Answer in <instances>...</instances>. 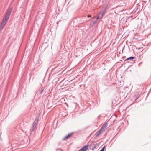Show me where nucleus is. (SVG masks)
Listing matches in <instances>:
<instances>
[{"instance_id": "nucleus-1", "label": "nucleus", "mask_w": 151, "mask_h": 151, "mask_svg": "<svg viewBox=\"0 0 151 151\" xmlns=\"http://www.w3.org/2000/svg\"><path fill=\"white\" fill-rule=\"evenodd\" d=\"M7 22L3 20L1 25L0 26V30H1L4 28L5 24H6Z\"/></svg>"}, {"instance_id": "nucleus-2", "label": "nucleus", "mask_w": 151, "mask_h": 151, "mask_svg": "<svg viewBox=\"0 0 151 151\" xmlns=\"http://www.w3.org/2000/svg\"><path fill=\"white\" fill-rule=\"evenodd\" d=\"M88 145H86L83 146L78 151H86L88 150Z\"/></svg>"}, {"instance_id": "nucleus-3", "label": "nucleus", "mask_w": 151, "mask_h": 151, "mask_svg": "<svg viewBox=\"0 0 151 151\" xmlns=\"http://www.w3.org/2000/svg\"><path fill=\"white\" fill-rule=\"evenodd\" d=\"M73 134V133H71L69 134H68V135L65 136V137H63V140H65L67 139H68L70 138L72 136Z\"/></svg>"}, {"instance_id": "nucleus-4", "label": "nucleus", "mask_w": 151, "mask_h": 151, "mask_svg": "<svg viewBox=\"0 0 151 151\" xmlns=\"http://www.w3.org/2000/svg\"><path fill=\"white\" fill-rule=\"evenodd\" d=\"M38 122V120L36 119L33 122V130L37 126V124Z\"/></svg>"}, {"instance_id": "nucleus-5", "label": "nucleus", "mask_w": 151, "mask_h": 151, "mask_svg": "<svg viewBox=\"0 0 151 151\" xmlns=\"http://www.w3.org/2000/svg\"><path fill=\"white\" fill-rule=\"evenodd\" d=\"M11 9L8 10L6 12L5 16L9 18L11 13Z\"/></svg>"}, {"instance_id": "nucleus-6", "label": "nucleus", "mask_w": 151, "mask_h": 151, "mask_svg": "<svg viewBox=\"0 0 151 151\" xmlns=\"http://www.w3.org/2000/svg\"><path fill=\"white\" fill-rule=\"evenodd\" d=\"M107 125V123H105L104 124L101 128L100 129L101 130H102V131L104 132V131L105 128L106 127Z\"/></svg>"}, {"instance_id": "nucleus-7", "label": "nucleus", "mask_w": 151, "mask_h": 151, "mask_svg": "<svg viewBox=\"0 0 151 151\" xmlns=\"http://www.w3.org/2000/svg\"><path fill=\"white\" fill-rule=\"evenodd\" d=\"M103 131L100 129L99 131L97 132L96 133V136H99L100 134H101Z\"/></svg>"}, {"instance_id": "nucleus-8", "label": "nucleus", "mask_w": 151, "mask_h": 151, "mask_svg": "<svg viewBox=\"0 0 151 151\" xmlns=\"http://www.w3.org/2000/svg\"><path fill=\"white\" fill-rule=\"evenodd\" d=\"M104 13H102V15H101V16L100 17L99 16H98L97 17V18H96V19H101L102 18V17H103V15H104Z\"/></svg>"}, {"instance_id": "nucleus-9", "label": "nucleus", "mask_w": 151, "mask_h": 151, "mask_svg": "<svg viewBox=\"0 0 151 151\" xmlns=\"http://www.w3.org/2000/svg\"><path fill=\"white\" fill-rule=\"evenodd\" d=\"M134 57H129L128 58H127V59L125 60V61L127 60H133V59H134Z\"/></svg>"}, {"instance_id": "nucleus-10", "label": "nucleus", "mask_w": 151, "mask_h": 151, "mask_svg": "<svg viewBox=\"0 0 151 151\" xmlns=\"http://www.w3.org/2000/svg\"><path fill=\"white\" fill-rule=\"evenodd\" d=\"M9 18L5 16L4 17V18L3 20L7 22V21L8 20V19H9Z\"/></svg>"}, {"instance_id": "nucleus-11", "label": "nucleus", "mask_w": 151, "mask_h": 151, "mask_svg": "<svg viewBox=\"0 0 151 151\" xmlns=\"http://www.w3.org/2000/svg\"><path fill=\"white\" fill-rule=\"evenodd\" d=\"M105 146L103 147L102 149L100 151H104V149L105 148Z\"/></svg>"}, {"instance_id": "nucleus-12", "label": "nucleus", "mask_w": 151, "mask_h": 151, "mask_svg": "<svg viewBox=\"0 0 151 151\" xmlns=\"http://www.w3.org/2000/svg\"><path fill=\"white\" fill-rule=\"evenodd\" d=\"M88 17H91V15H88Z\"/></svg>"}, {"instance_id": "nucleus-13", "label": "nucleus", "mask_w": 151, "mask_h": 151, "mask_svg": "<svg viewBox=\"0 0 151 151\" xmlns=\"http://www.w3.org/2000/svg\"><path fill=\"white\" fill-rule=\"evenodd\" d=\"M42 91H43V90H42V91H41V92H40V93H42Z\"/></svg>"}, {"instance_id": "nucleus-14", "label": "nucleus", "mask_w": 151, "mask_h": 151, "mask_svg": "<svg viewBox=\"0 0 151 151\" xmlns=\"http://www.w3.org/2000/svg\"><path fill=\"white\" fill-rule=\"evenodd\" d=\"M58 150H61V149H58Z\"/></svg>"}, {"instance_id": "nucleus-15", "label": "nucleus", "mask_w": 151, "mask_h": 151, "mask_svg": "<svg viewBox=\"0 0 151 151\" xmlns=\"http://www.w3.org/2000/svg\"><path fill=\"white\" fill-rule=\"evenodd\" d=\"M101 12H100V13H99V14H101Z\"/></svg>"}]
</instances>
